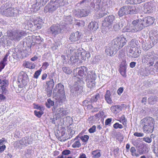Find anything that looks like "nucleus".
<instances>
[{"mask_svg":"<svg viewBox=\"0 0 158 158\" xmlns=\"http://www.w3.org/2000/svg\"><path fill=\"white\" fill-rule=\"evenodd\" d=\"M143 132L146 134L152 133L154 128L155 121L150 117L142 119L140 122Z\"/></svg>","mask_w":158,"mask_h":158,"instance_id":"1","label":"nucleus"},{"mask_svg":"<svg viewBox=\"0 0 158 158\" xmlns=\"http://www.w3.org/2000/svg\"><path fill=\"white\" fill-rule=\"evenodd\" d=\"M33 23L34 25L31 21H26L23 24L22 26L24 29L28 30L31 28L33 30L40 29L41 28L43 24L42 19H36L34 20Z\"/></svg>","mask_w":158,"mask_h":158,"instance_id":"2","label":"nucleus"},{"mask_svg":"<svg viewBox=\"0 0 158 158\" xmlns=\"http://www.w3.org/2000/svg\"><path fill=\"white\" fill-rule=\"evenodd\" d=\"M139 12L137 8L135 6L127 5L121 7L118 12V15L120 17L128 14H135Z\"/></svg>","mask_w":158,"mask_h":158,"instance_id":"3","label":"nucleus"},{"mask_svg":"<svg viewBox=\"0 0 158 158\" xmlns=\"http://www.w3.org/2000/svg\"><path fill=\"white\" fill-rule=\"evenodd\" d=\"M66 23H63L53 25L50 28V33L54 36L62 33L66 29Z\"/></svg>","mask_w":158,"mask_h":158,"instance_id":"4","label":"nucleus"},{"mask_svg":"<svg viewBox=\"0 0 158 158\" xmlns=\"http://www.w3.org/2000/svg\"><path fill=\"white\" fill-rule=\"evenodd\" d=\"M17 80L19 87L22 88L27 85L28 81V76L26 73L21 71L18 75Z\"/></svg>","mask_w":158,"mask_h":158,"instance_id":"5","label":"nucleus"},{"mask_svg":"<svg viewBox=\"0 0 158 158\" xmlns=\"http://www.w3.org/2000/svg\"><path fill=\"white\" fill-rule=\"evenodd\" d=\"M107 4L104 2H101V0H93V2H91L90 6L96 10H105L106 8Z\"/></svg>","mask_w":158,"mask_h":158,"instance_id":"6","label":"nucleus"},{"mask_svg":"<svg viewBox=\"0 0 158 158\" xmlns=\"http://www.w3.org/2000/svg\"><path fill=\"white\" fill-rule=\"evenodd\" d=\"M130 48L127 53L128 56L131 58H137L139 55V52L138 48L136 47V44L134 42H131Z\"/></svg>","mask_w":158,"mask_h":158,"instance_id":"7","label":"nucleus"},{"mask_svg":"<svg viewBox=\"0 0 158 158\" xmlns=\"http://www.w3.org/2000/svg\"><path fill=\"white\" fill-rule=\"evenodd\" d=\"M155 54L154 52H148L146 55L144 56L143 57V62L144 63L149 64V66H152L155 61Z\"/></svg>","mask_w":158,"mask_h":158,"instance_id":"8","label":"nucleus"},{"mask_svg":"<svg viewBox=\"0 0 158 158\" xmlns=\"http://www.w3.org/2000/svg\"><path fill=\"white\" fill-rule=\"evenodd\" d=\"M84 84V82L82 80L78 79L74 85L71 87V93L77 94L81 93L82 91L83 85Z\"/></svg>","mask_w":158,"mask_h":158,"instance_id":"9","label":"nucleus"},{"mask_svg":"<svg viewBox=\"0 0 158 158\" xmlns=\"http://www.w3.org/2000/svg\"><path fill=\"white\" fill-rule=\"evenodd\" d=\"M25 34L24 31L22 30H16L12 31L9 34L10 39L14 41H19L23 36Z\"/></svg>","mask_w":158,"mask_h":158,"instance_id":"10","label":"nucleus"},{"mask_svg":"<svg viewBox=\"0 0 158 158\" xmlns=\"http://www.w3.org/2000/svg\"><path fill=\"white\" fill-rule=\"evenodd\" d=\"M126 41L125 38L120 37L114 39L112 42L113 45L118 50L125 45L126 43Z\"/></svg>","mask_w":158,"mask_h":158,"instance_id":"11","label":"nucleus"},{"mask_svg":"<svg viewBox=\"0 0 158 158\" xmlns=\"http://www.w3.org/2000/svg\"><path fill=\"white\" fill-rule=\"evenodd\" d=\"M58 7H59L55 2H53V1L51 0L50 2L44 7V11L45 13H47L48 12L52 13Z\"/></svg>","mask_w":158,"mask_h":158,"instance_id":"12","label":"nucleus"},{"mask_svg":"<svg viewBox=\"0 0 158 158\" xmlns=\"http://www.w3.org/2000/svg\"><path fill=\"white\" fill-rule=\"evenodd\" d=\"M27 139V137H25L21 140L15 142L13 144L14 147L16 149H22L26 145L27 143H29Z\"/></svg>","mask_w":158,"mask_h":158,"instance_id":"13","label":"nucleus"},{"mask_svg":"<svg viewBox=\"0 0 158 158\" xmlns=\"http://www.w3.org/2000/svg\"><path fill=\"white\" fill-rule=\"evenodd\" d=\"M49 0H36V2L32 5V11L35 12L37 11L42 6H44Z\"/></svg>","mask_w":158,"mask_h":158,"instance_id":"14","label":"nucleus"},{"mask_svg":"<svg viewBox=\"0 0 158 158\" xmlns=\"http://www.w3.org/2000/svg\"><path fill=\"white\" fill-rule=\"evenodd\" d=\"M19 11L16 8H9L4 10L2 14L8 16H15L20 13Z\"/></svg>","mask_w":158,"mask_h":158,"instance_id":"15","label":"nucleus"},{"mask_svg":"<svg viewBox=\"0 0 158 158\" xmlns=\"http://www.w3.org/2000/svg\"><path fill=\"white\" fill-rule=\"evenodd\" d=\"M114 19V17L113 15H110L106 17L102 23V26L107 27H108L109 28L111 27Z\"/></svg>","mask_w":158,"mask_h":158,"instance_id":"16","label":"nucleus"},{"mask_svg":"<svg viewBox=\"0 0 158 158\" xmlns=\"http://www.w3.org/2000/svg\"><path fill=\"white\" fill-rule=\"evenodd\" d=\"M118 50L116 48L112 43L111 46L107 47L105 50L106 54L109 56H113L116 53Z\"/></svg>","mask_w":158,"mask_h":158,"instance_id":"17","label":"nucleus"},{"mask_svg":"<svg viewBox=\"0 0 158 158\" xmlns=\"http://www.w3.org/2000/svg\"><path fill=\"white\" fill-rule=\"evenodd\" d=\"M127 66V64L125 61L122 62L119 66V71L121 75L124 77H126V70Z\"/></svg>","mask_w":158,"mask_h":158,"instance_id":"18","label":"nucleus"},{"mask_svg":"<svg viewBox=\"0 0 158 158\" xmlns=\"http://www.w3.org/2000/svg\"><path fill=\"white\" fill-rule=\"evenodd\" d=\"M154 8L152 6V4L150 2L145 4L143 7V11L144 13H149L152 12Z\"/></svg>","mask_w":158,"mask_h":158,"instance_id":"19","label":"nucleus"},{"mask_svg":"<svg viewBox=\"0 0 158 158\" xmlns=\"http://www.w3.org/2000/svg\"><path fill=\"white\" fill-rule=\"evenodd\" d=\"M132 22L135 32L140 31L143 29V25L141 23L139 19L134 20Z\"/></svg>","mask_w":158,"mask_h":158,"instance_id":"20","label":"nucleus"},{"mask_svg":"<svg viewBox=\"0 0 158 158\" xmlns=\"http://www.w3.org/2000/svg\"><path fill=\"white\" fill-rule=\"evenodd\" d=\"M93 79H90L87 80V85L88 87L92 89L95 86V80L96 77V75L95 74H94L93 75Z\"/></svg>","mask_w":158,"mask_h":158,"instance_id":"21","label":"nucleus"},{"mask_svg":"<svg viewBox=\"0 0 158 158\" xmlns=\"http://www.w3.org/2000/svg\"><path fill=\"white\" fill-rule=\"evenodd\" d=\"M64 92V86L61 83H59L56 85L53 92V93H57L58 94L61 93L63 94Z\"/></svg>","mask_w":158,"mask_h":158,"instance_id":"22","label":"nucleus"},{"mask_svg":"<svg viewBox=\"0 0 158 158\" xmlns=\"http://www.w3.org/2000/svg\"><path fill=\"white\" fill-rule=\"evenodd\" d=\"M130 152L132 156L136 157L139 156L140 155L143 154L145 152L144 150L139 149L138 151V152L139 153H138L136 152L135 148L134 147H131V148Z\"/></svg>","mask_w":158,"mask_h":158,"instance_id":"23","label":"nucleus"},{"mask_svg":"<svg viewBox=\"0 0 158 158\" xmlns=\"http://www.w3.org/2000/svg\"><path fill=\"white\" fill-rule=\"evenodd\" d=\"M80 37V35L78 31L71 34L69 37V40L71 42H75L78 40Z\"/></svg>","mask_w":158,"mask_h":158,"instance_id":"24","label":"nucleus"},{"mask_svg":"<svg viewBox=\"0 0 158 158\" xmlns=\"http://www.w3.org/2000/svg\"><path fill=\"white\" fill-rule=\"evenodd\" d=\"M78 139V137H76L74 139L71 141V143H73L72 146L73 148H79L81 147L80 140Z\"/></svg>","mask_w":158,"mask_h":158,"instance_id":"25","label":"nucleus"},{"mask_svg":"<svg viewBox=\"0 0 158 158\" xmlns=\"http://www.w3.org/2000/svg\"><path fill=\"white\" fill-rule=\"evenodd\" d=\"M56 115L59 117H62L67 114L68 112L63 108H59L56 111Z\"/></svg>","mask_w":158,"mask_h":158,"instance_id":"26","label":"nucleus"},{"mask_svg":"<svg viewBox=\"0 0 158 158\" xmlns=\"http://www.w3.org/2000/svg\"><path fill=\"white\" fill-rule=\"evenodd\" d=\"M123 31L131 32H136L135 30V28L132 24H131L128 25L127 26H125L123 29Z\"/></svg>","mask_w":158,"mask_h":158,"instance_id":"27","label":"nucleus"},{"mask_svg":"<svg viewBox=\"0 0 158 158\" xmlns=\"http://www.w3.org/2000/svg\"><path fill=\"white\" fill-rule=\"evenodd\" d=\"M104 97L106 101L108 104H111L113 102L111 97V94L109 90L106 91Z\"/></svg>","mask_w":158,"mask_h":158,"instance_id":"28","label":"nucleus"},{"mask_svg":"<svg viewBox=\"0 0 158 158\" xmlns=\"http://www.w3.org/2000/svg\"><path fill=\"white\" fill-rule=\"evenodd\" d=\"M88 27L90 30L93 31H96L98 28V23L95 21L90 23Z\"/></svg>","mask_w":158,"mask_h":158,"instance_id":"29","label":"nucleus"},{"mask_svg":"<svg viewBox=\"0 0 158 158\" xmlns=\"http://www.w3.org/2000/svg\"><path fill=\"white\" fill-rule=\"evenodd\" d=\"M89 11L86 9L79 10L77 12V15L80 17H85L87 16Z\"/></svg>","mask_w":158,"mask_h":158,"instance_id":"30","label":"nucleus"},{"mask_svg":"<svg viewBox=\"0 0 158 158\" xmlns=\"http://www.w3.org/2000/svg\"><path fill=\"white\" fill-rule=\"evenodd\" d=\"M9 56V53H7L0 62V67L2 69H3L5 65L7 64V57Z\"/></svg>","mask_w":158,"mask_h":158,"instance_id":"31","label":"nucleus"},{"mask_svg":"<svg viewBox=\"0 0 158 158\" xmlns=\"http://www.w3.org/2000/svg\"><path fill=\"white\" fill-rule=\"evenodd\" d=\"M122 108L119 105H115L112 106L110 108L111 111L114 113L116 114L121 110Z\"/></svg>","mask_w":158,"mask_h":158,"instance_id":"32","label":"nucleus"},{"mask_svg":"<svg viewBox=\"0 0 158 158\" xmlns=\"http://www.w3.org/2000/svg\"><path fill=\"white\" fill-rule=\"evenodd\" d=\"M144 21L147 23L148 26L152 24L154 22L153 18L151 17H146L144 18Z\"/></svg>","mask_w":158,"mask_h":158,"instance_id":"33","label":"nucleus"},{"mask_svg":"<svg viewBox=\"0 0 158 158\" xmlns=\"http://www.w3.org/2000/svg\"><path fill=\"white\" fill-rule=\"evenodd\" d=\"M23 64L26 68L30 69H33L35 67V64L30 61L26 62Z\"/></svg>","mask_w":158,"mask_h":158,"instance_id":"34","label":"nucleus"},{"mask_svg":"<svg viewBox=\"0 0 158 158\" xmlns=\"http://www.w3.org/2000/svg\"><path fill=\"white\" fill-rule=\"evenodd\" d=\"M79 69L78 74L80 76H83L84 74V70H86V68L85 66H82L81 68H77L76 70Z\"/></svg>","mask_w":158,"mask_h":158,"instance_id":"35","label":"nucleus"},{"mask_svg":"<svg viewBox=\"0 0 158 158\" xmlns=\"http://www.w3.org/2000/svg\"><path fill=\"white\" fill-rule=\"evenodd\" d=\"M91 154L93 158H99L101 155L99 150L93 151Z\"/></svg>","mask_w":158,"mask_h":158,"instance_id":"36","label":"nucleus"},{"mask_svg":"<svg viewBox=\"0 0 158 158\" xmlns=\"http://www.w3.org/2000/svg\"><path fill=\"white\" fill-rule=\"evenodd\" d=\"M142 2L141 0H127L126 1L127 4H138Z\"/></svg>","mask_w":158,"mask_h":158,"instance_id":"37","label":"nucleus"},{"mask_svg":"<svg viewBox=\"0 0 158 158\" xmlns=\"http://www.w3.org/2000/svg\"><path fill=\"white\" fill-rule=\"evenodd\" d=\"M59 7L64 4L65 0H52Z\"/></svg>","mask_w":158,"mask_h":158,"instance_id":"38","label":"nucleus"},{"mask_svg":"<svg viewBox=\"0 0 158 158\" xmlns=\"http://www.w3.org/2000/svg\"><path fill=\"white\" fill-rule=\"evenodd\" d=\"M148 103L151 104H155L157 101V98L156 96H151L148 99Z\"/></svg>","mask_w":158,"mask_h":158,"instance_id":"39","label":"nucleus"},{"mask_svg":"<svg viewBox=\"0 0 158 158\" xmlns=\"http://www.w3.org/2000/svg\"><path fill=\"white\" fill-rule=\"evenodd\" d=\"M59 97L58 100L60 102L62 103L65 101L66 98L64 93L60 94V95H59Z\"/></svg>","mask_w":158,"mask_h":158,"instance_id":"40","label":"nucleus"},{"mask_svg":"<svg viewBox=\"0 0 158 158\" xmlns=\"http://www.w3.org/2000/svg\"><path fill=\"white\" fill-rule=\"evenodd\" d=\"M73 18L70 15L68 16H64V20L65 22L68 23H72Z\"/></svg>","mask_w":158,"mask_h":158,"instance_id":"41","label":"nucleus"},{"mask_svg":"<svg viewBox=\"0 0 158 158\" xmlns=\"http://www.w3.org/2000/svg\"><path fill=\"white\" fill-rule=\"evenodd\" d=\"M8 82H6V85H5L3 86V85H1L0 86V89L2 94H5L7 91V90L6 88V87L7 85Z\"/></svg>","mask_w":158,"mask_h":158,"instance_id":"42","label":"nucleus"},{"mask_svg":"<svg viewBox=\"0 0 158 158\" xmlns=\"http://www.w3.org/2000/svg\"><path fill=\"white\" fill-rule=\"evenodd\" d=\"M119 121L120 123H122L123 125L124 126H126V125L127 120L126 119L124 115H122L119 118Z\"/></svg>","mask_w":158,"mask_h":158,"instance_id":"43","label":"nucleus"},{"mask_svg":"<svg viewBox=\"0 0 158 158\" xmlns=\"http://www.w3.org/2000/svg\"><path fill=\"white\" fill-rule=\"evenodd\" d=\"M54 80L52 79H50L49 81H47L46 82V84L48 86L51 88H52L54 87Z\"/></svg>","mask_w":158,"mask_h":158,"instance_id":"44","label":"nucleus"},{"mask_svg":"<svg viewBox=\"0 0 158 158\" xmlns=\"http://www.w3.org/2000/svg\"><path fill=\"white\" fill-rule=\"evenodd\" d=\"M54 105L53 101L51 100L50 98L47 100V102L46 104V106L48 108H50Z\"/></svg>","mask_w":158,"mask_h":158,"instance_id":"45","label":"nucleus"},{"mask_svg":"<svg viewBox=\"0 0 158 158\" xmlns=\"http://www.w3.org/2000/svg\"><path fill=\"white\" fill-rule=\"evenodd\" d=\"M78 59L76 58L75 56H72L70 57V63L72 64H74L78 62Z\"/></svg>","mask_w":158,"mask_h":158,"instance_id":"46","label":"nucleus"},{"mask_svg":"<svg viewBox=\"0 0 158 158\" xmlns=\"http://www.w3.org/2000/svg\"><path fill=\"white\" fill-rule=\"evenodd\" d=\"M62 69L63 72L66 74H70L72 73L71 70L68 67H63Z\"/></svg>","mask_w":158,"mask_h":158,"instance_id":"47","label":"nucleus"},{"mask_svg":"<svg viewBox=\"0 0 158 158\" xmlns=\"http://www.w3.org/2000/svg\"><path fill=\"white\" fill-rule=\"evenodd\" d=\"M68 51V54L67 55L68 57L70 56V54L72 55L75 53V49L72 48H69Z\"/></svg>","mask_w":158,"mask_h":158,"instance_id":"48","label":"nucleus"},{"mask_svg":"<svg viewBox=\"0 0 158 158\" xmlns=\"http://www.w3.org/2000/svg\"><path fill=\"white\" fill-rule=\"evenodd\" d=\"M34 112L35 115L38 118H40L43 114V111L41 110L39 111L35 110Z\"/></svg>","mask_w":158,"mask_h":158,"instance_id":"49","label":"nucleus"},{"mask_svg":"<svg viewBox=\"0 0 158 158\" xmlns=\"http://www.w3.org/2000/svg\"><path fill=\"white\" fill-rule=\"evenodd\" d=\"M122 23H119V24H116L114 25V29L115 31H117L118 29H120L121 27H123Z\"/></svg>","mask_w":158,"mask_h":158,"instance_id":"50","label":"nucleus"},{"mask_svg":"<svg viewBox=\"0 0 158 158\" xmlns=\"http://www.w3.org/2000/svg\"><path fill=\"white\" fill-rule=\"evenodd\" d=\"M113 127L116 129L118 128L122 129L123 128V126L121 124L118 123H116L113 125Z\"/></svg>","mask_w":158,"mask_h":158,"instance_id":"51","label":"nucleus"},{"mask_svg":"<svg viewBox=\"0 0 158 158\" xmlns=\"http://www.w3.org/2000/svg\"><path fill=\"white\" fill-rule=\"evenodd\" d=\"M89 138V137L88 135H85L84 136H82L81 138V139L83 142H85L88 140Z\"/></svg>","mask_w":158,"mask_h":158,"instance_id":"52","label":"nucleus"},{"mask_svg":"<svg viewBox=\"0 0 158 158\" xmlns=\"http://www.w3.org/2000/svg\"><path fill=\"white\" fill-rule=\"evenodd\" d=\"M41 71L42 70L40 69L36 71L34 75V77L37 79L40 74Z\"/></svg>","mask_w":158,"mask_h":158,"instance_id":"53","label":"nucleus"},{"mask_svg":"<svg viewBox=\"0 0 158 158\" xmlns=\"http://www.w3.org/2000/svg\"><path fill=\"white\" fill-rule=\"evenodd\" d=\"M74 20L76 21L75 23L76 25L80 26H83L84 25V23L83 21H80L78 20H76L75 19H74Z\"/></svg>","mask_w":158,"mask_h":158,"instance_id":"54","label":"nucleus"},{"mask_svg":"<svg viewBox=\"0 0 158 158\" xmlns=\"http://www.w3.org/2000/svg\"><path fill=\"white\" fill-rule=\"evenodd\" d=\"M96 129V126L95 125H94L89 129L88 131L90 133H92L95 131Z\"/></svg>","mask_w":158,"mask_h":158,"instance_id":"55","label":"nucleus"},{"mask_svg":"<svg viewBox=\"0 0 158 158\" xmlns=\"http://www.w3.org/2000/svg\"><path fill=\"white\" fill-rule=\"evenodd\" d=\"M139 20L141 23H142V24L143 25V27L148 26L147 23L146 22L144 21V18H143L142 19H140Z\"/></svg>","mask_w":158,"mask_h":158,"instance_id":"56","label":"nucleus"},{"mask_svg":"<svg viewBox=\"0 0 158 158\" xmlns=\"http://www.w3.org/2000/svg\"><path fill=\"white\" fill-rule=\"evenodd\" d=\"M70 153V151L69 150H66L62 152V154L63 156L67 155Z\"/></svg>","mask_w":158,"mask_h":158,"instance_id":"57","label":"nucleus"},{"mask_svg":"<svg viewBox=\"0 0 158 158\" xmlns=\"http://www.w3.org/2000/svg\"><path fill=\"white\" fill-rule=\"evenodd\" d=\"M123 87H120L118 89L117 93L118 94L120 95L123 91Z\"/></svg>","mask_w":158,"mask_h":158,"instance_id":"58","label":"nucleus"},{"mask_svg":"<svg viewBox=\"0 0 158 158\" xmlns=\"http://www.w3.org/2000/svg\"><path fill=\"white\" fill-rule=\"evenodd\" d=\"M6 139L5 138H2L0 139V145H4L7 142Z\"/></svg>","mask_w":158,"mask_h":158,"instance_id":"59","label":"nucleus"},{"mask_svg":"<svg viewBox=\"0 0 158 158\" xmlns=\"http://www.w3.org/2000/svg\"><path fill=\"white\" fill-rule=\"evenodd\" d=\"M134 135L135 136L137 137H143L144 136V134L142 133H138L137 132H135Z\"/></svg>","mask_w":158,"mask_h":158,"instance_id":"60","label":"nucleus"},{"mask_svg":"<svg viewBox=\"0 0 158 158\" xmlns=\"http://www.w3.org/2000/svg\"><path fill=\"white\" fill-rule=\"evenodd\" d=\"M7 82H8L7 81L6 79L2 80L0 79V84H1V85H3V86L5 85Z\"/></svg>","mask_w":158,"mask_h":158,"instance_id":"61","label":"nucleus"},{"mask_svg":"<svg viewBox=\"0 0 158 158\" xmlns=\"http://www.w3.org/2000/svg\"><path fill=\"white\" fill-rule=\"evenodd\" d=\"M153 152L156 154V156L158 157V145L155 147L153 149Z\"/></svg>","mask_w":158,"mask_h":158,"instance_id":"62","label":"nucleus"},{"mask_svg":"<svg viewBox=\"0 0 158 158\" xmlns=\"http://www.w3.org/2000/svg\"><path fill=\"white\" fill-rule=\"evenodd\" d=\"M52 88L47 89V94L48 97H50L52 94Z\"/></svg>","mask_w":158,"mask_h":158,"instance_id":"63","label":"nucleus"},{"mask_svg":"<svg viewBox=\"0 0 158 158\" xmlns=\"http://www.w3.org/2000/svg\"><path fill=\"white\" fill-rule=\"evenodd\" d=\"M143 139L144 141L148 143L152 142V139L149 137L144 138Z\"/></svg>","mask_w":158,"mask_h":158,"instance_id":"64","label":"nucleus"}]
</instances>
